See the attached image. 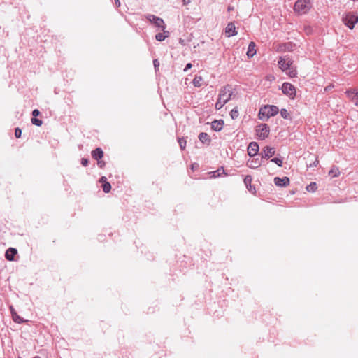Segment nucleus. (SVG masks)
<instances>
[{
  "label": "nucleus",
  "mask_w": 358,
  "mask_h": 358,
  "mask_svg": "<svg viewBox=\"0 0 358 358\" xmlns=\"http://www.w3.org/2000/svg\"><path fill=\"white\" fill-rule=\"evenodd\" d=\"M13 318L15 322L20 323V318L18 315H17L15 313H13Z\"/></svg>",
  "instance_id": "nucleus-34"
},
{
  "label": "nucleus",
  "mask_w": 358,
  "mask_h": 358,
  "mask_svg": "<svg viewBox=\"0 0 358 358\" xmlns=\"http://www.w3.org/2000/svg\"><path fill=\"white\" fill-rule=\"evenodd\" d=\"M203 78L201 76H195L193 80V85L195 87H200L201 85Z\"/></svg>",
  "instance_id": "nucleus-25"
},
{
  "label": "nucleus",
  "mask_w": 358,
  "mask_h": 358,
  "mask_svg": "<svg viewBox=\"0 0 358 358\" xmlns=\"http://www.w3.org/2000/svg\"><path fill=\"white\" fill-rule=\"evenodd\" d=\"M257 52V50H256V45L254 42H250L249 45H248V51H247V56L248 58H251Z\"/></svg>",
  "instance_id": "nucleus-16"
},
{
  "label": "nucleus",
  "mask_w": 358,
  "mask_h": 358,
  "mask_svg": "<svg viewBox=\"0 0 358 358\" xmlns=\"http://www.w3.org/2000/svg\"><path fill=\"white\" fill-rule=\"evenodd\" d=\"M224 103L222 102V101H220L219 99H217V101L215 103V108L217 110H220L224 106Z\"/></svg>",
  "instance_id": "nucleus-31"
},
{
  "label": "nucleus",
  "mask_w": 358,
  "mask_h": 358,
  "mask_svg": "<svg viewBox=\"0 0 358 358\" xmlns=\"http://www.w3.org/2000/svg\"><path fill=\"white\" fill-rule=\"evenodd\" d=\"M92 156L96 160L101 159L103 156V152L101 148H98L92 152Z\"/></svg>",
  "instance_id": "nucleus-17"
},
{
  "label": "nucleus",
  "mask_w": 358,
  "mask_h": 358,
  "mask_svg": "<svg viewBox=\"0 0 358 358\" xmlns=\"http://www.w3.org/2000/svg\"><path fill=\"white\" fill-rule=\"evenodd\" d=\"M88 162H88V159H86V158H83V159H81V164H82L83 166H87Z\"/></svg>",
  "instance_id": "nucleus-35"
},
{
  "label": "nucleus",
  "mask_w": 358,
  "mask_h": 358,
  "mask_svg": "<svg viewBox=\"0 0 358 358\" xmlns=\"http://www.w3.org/2000/svg\"><path fill=\"white\" fill-rule=\"evenodd\" d=\"M342 22L350 29H353L355 24L358 22V15L355 12H348L343 14Z\"/></svg>",
  "instance_id": "nucleus-3"
},
{
  "label": "nucleus",
  "mask_w": 358,
  "mask_h": 358,
  "mask_svg": "<svg viewBox=\"0 0 358 358\" xmlns=\"http://www.w3.org/2000/svg\"><path fill=\"white\" fill-rule=\"evenodd\" d=\"M237 31L235 24L233 22H229L225 28V35L227 37L236 36Z\"/></svg>",
  "instance_id": "nucleus-8"
},
{
  "label": "nucleus",
  "mask_w": 358,
  "mask_h": 358,
  "mask_svg": "<svg viewBox=\"0 0 358 358\" xmlns=\"http://www.w3.org/2000/svg\"><path fill=\"white\" fill-rule=\"evenodd\" d=\"M164 31V34L162 33H159L157 34H156L155 36V38L156 40H157L158 41H164L166 37L169 36V32L168 31H166L165 30L163 31Z\"/></svg>",
  "instance_id": "nucleus-22"
},
{
  "label": "nucleus",
  "mask_w": 358,
  "mask_h": 358,
  "mask_svg": "<svg viewBox=\"0 0 358 358\" xmlns=\"http://www.w3.org/2000/svg\"><path fill=\"white\" fill-rule=\"evenodd\" d=\"M234 10V8L231 7V6H229L228 7V10L230 11V10Z\"/></svg>",
  "instance_id": "nucleus-43"
},
{
  "label": "nucleus",
  "mask_w": 358,
  "mask_h": 358,
  "mask_svg": "<svg viewBox=\"0 0 358 358\" xmlns=\"http://www.w3.org/2000/svg\"><path fill=\"white\" fill-rule=\"evenodd\" d=\"M306 30L308 31V32H310V28L309 27V28L306 29Z\"/></svg>",
  "instance_id": "nucleus-46"
},
{
  "label": "nucleus",
  "mask_w": 358,
  "mask_h": 358,
  "mask_svg": "<svg viewBox=\"0 0 358 358\" xmlns=\"http://www.w3.org/2000/svg\"><path fill=\"white\" fill-rule=\"evenodd\" d=\"M115 4L117 7H119L120 6V0H115Z\"/></svg>",
  "instance_id": "nucleus-42"
},
{
  "label": "nucleus",
  "mask_w": 358,
  "mask_h": 358,
  "mask_svg": "<svg viewBox=\"0 0 358 358\" xmlns=\"http://www.w3.org/2000/svg\"><path fill=\"white\" fill-rule=\"evenodd\" d=\"M279 109L277 106L273 105H267L260 108L258 117L260 120H267L271 117L277 115Z\"/></svg>",
  "instance_id": "nucleus-1"
},
{
  "label": "nucleus",
  "mask_w": 358,
  "mask_h": 358,
  "mask_svg": "<svg viewBox=\"0 0 358 358\" xmlns=\"http://www.w3.org/2000/svg\"><path fill=\"white\" fill-rule=\"evenodd\" d=\"M259 145L256 142H252L248 147V153L250 156H255L257 154Z\"/></svg>",
  "instance_id": "nucleus-13"
},
{
  "label": "nucleus",
  "mask_w": 358,
  "mask_h": 358,
  "mask_svg": "<svg viewBox=\"0 0 358 358\" xmlns=\"http://www.w3.org/2000/svg\"><path fill=\"white\" fill-rule=\"evenodd\" d=\"M279 68L282 71H286L288 70V69L290 68L291 66H292L293 61L289 58H285L280 57L278 61Z\"/></svg>",
  "instance_id": "nucleus-7"
},
{
  "label": "nucleus",
  "mask_w": 358,
  "mask_h": 358,
  "mask_svg": "<svg viewBox=\"0 0 358 358\" xmlns=\"http://www.w3.org/2000/svg\"><path fill=\"white\" fill-rule=\"evenodd\" d=\"M183 5H187L191 2V0H182Z\"/></svg>",
  "instance_id": "nucleus-41"
},
{
  "label": "nucleus",
  "mask_w": 358,
  "mask_h": 358,
  "mask_svg": "<svg viewBox=\"0 0 358 358\" xmlns=\"http://www.w3.org/2000/svg\"><path fill=\"white\" fill-rule=\"evenodd\" d=\"M319 163V161L317 159L315 160V162H314V165L315 166H317Z\"/></svg>",
  "instance_id": "nucleus-45"
},
{
  "label": "nucleus",
  "mask_w": 358,
  "mask_h": 358,
  "mask_svg": "<svg viewBox=\"0 0 358 358\" xmlns=\"http://www.w3.org/2000/svg\"><path fill=\"white\" fill-rule=\"evenodd\" d=\"M268 79H269V80H273V79H274V77H273V76H268Z\"/></svg>",
  "instance_id": "nucleus-44"
},
{
  "label": "nucleus",
  "mask_w": 358,
  "mask_h": 358,
  "mask_svg": "<svg viewBox=\"0 0 358 358\" xmlns=\"http://www.w3.org/2000/svg\"><path fill=\"white\" fill-rule=\"evenodd\" d=\"M231 95V87L229 85L224 86L220 90L218 99L224 103H227L230 100Z\"/></svg>",
  "instance_id": "nucleus-5"
},
{
  "label": "nucleus",
  "mask_w": 358,
  "mask_h": 358,
  "mask_svg": "<svg viewBox=\"0 0 358 358\" xmlns=\"http://www.w3.org/2000/svg\"><path fill=\"white\" fill-rule=\"evenodd\" d=\"M287 74L289 78H293L296 77L297 71L295 67H293L292 66H291L290 68L288 69Z\"/></svg>",
  "instance_id": "nucleus-21"
},
{
  "label": "nucleus",
  "mask_w": 358,
  "mask_h": 358,
  "mask_svg": "<svg viewBox=\"0 0 358 358\" xmlns=\"http://www.w3.org/2000/svg\"><path fill=\"white\" fill-rule=\"evenodd\" d=\"M275 154V150L273 148L266 146L262 149V155L263 158L268 159Z\"/></svg>",
  "instance_id": "nucleus-14"
},
{
  "label": "nucleus",
  "mask_w": 358,
  "mask_h": 358,
  "mask_svg": "<svg viewBox=\"0 0 358 358\" xmlns=\"http://www.w3.org/2000/svg\"><path fill=\"white\" fill-rule=\"evenodd\" d=\"M34 358H41V357H38V356H36V357H34Z\"/></svg>",
  "instance_id": "nucleus-47"
},
{
  "label": "nucleus",
  "mask_w": 358,
  "mask_h": 358,
  "mask_svg": "<svg viewBox=\"0 0 358 358\" xmlns=\"http://www.w3.org/2000/svg\"><path fill=\"white\" fill-rule=\"evenodd\" d=\"M283 94L288 96L290 99H294L296 96V88L290 83H283L281 87Z\"/></svg>",
  "instance_id": "nucleus-4"
},
{
  "label": "nucleus",
  "mask_w": 358,
  "mask_h": 358,
  "mask_svg": "<svg viewBox=\"0 0 358 358\" xmlns=\"http://www.w3.org/2000/svg\"><path fill=\"white\" fill-rule=\"evenodd\" d=\"M271 161L274 163H275L278 166H282V160L279 158H273L271 159Z\"/></svg>",
  "instance_id": "nucleus-32"
},
{
  "label": "nucleus",
  "mask_w": 358,
  "mask_h": 358,
  "mask_svg": "<svg viewBox=\"0 0 358 358\" xmlns=\"http://www.w3.org/2000/svg\"><path fill=\"white\" fill-rule=\"evenodd\" d=\"M178 143L180 145V147L182 150H184L186 146V140L184 138H178Z\"/></svg>",
  "instance_id": "nucleus-29"
},
{
  "label": "nucleus",
  "mask_w": 358,
  "mask_h": 358,
  "mask_svg": "<svg viewBox=\"0 0 358 358\" xmlns=\"http://www.w3.org/2000/svg\"><path fill=\"white\" fill-rule=\"evenodd\" d=\"M346 94L350 101L353 102L355 106H358V90H353L347 91Z\"/></svg>",
  "instance_id": "nucleus-10"
},
{
  "label": "nucleus",
  "mask_w": 358,
  "mask_h": 358,
  "mask_svg": "<svg viewBox=\"0 0 358 358\" xmlns=\"http://www.w3.org/2000/svg\"><path fill=\"white\" fill-rule=\"evenodd\" d=\"M102 189L105 193H108L111 189V185L108 182H105L102 185Z\"/></svg>",
  "instance_id": "nucleus-27"
},
{
  "label": "nucleus",
  "mask_w": 358,
  "mask_h": 358,
  "mask_svg": "<svg viewBox=\"0 0 358 358\" xmlns=\"http://www.w3.org/2000/svg\"><path fill=\"white\" fill-rule=\"evenodd\" d=\"M230 115L233 120L236 119L239 115L238 108H234V109H232L230 112Z\"/></svg>",
  "instance_id": "nucleus-26"
},
{
  "label": "nucleus",
  "mask_w": 358,
  "mask_h": 358,
  "mask_svg": "<svg viewBox=\"0 0 358 358\" xmlns=\"http://www.w3.org/2000/svg\"><path fill=\"white\" fill-rule=\"evenodd\" d=\"M192 66V64L191 63H188L185 68L184 69V71H187L188 69H191Z\"/></svg>",
  "instance_id": "nucleus-40"
},
{
  "label": "nucleus",
  "mask_w": 358,
  "mask_h": 358,
  "mask_svg": "<svg viewBox=\"0 0 358 358\" xmlns=\"http://www.w3.org/2000/svg\"><path fill=\"white\" fill-rule=\"evenodd\" d=\"M22 134V130L20 128H16L15 131V136L16 138H20Z\"/></svg>",
  "instance_id": "nucleus-33"
},
{
  "label": "nucleus",
  "mask_w": 358,
  "mask_h": 358,
  "mask_svg": "<svg viewBox=\"0 0 358 358\" xmlns=\"http://www.w3.org/2000/svg\"><path fill=\"white\" fill-rule=\"evenodd\" d=\"M306 189L308 192H315L317 189L316 182H311L310 185L306 186Z\"/></svg>",
  "instance_id": "nucleus-24"
},
{
  "label": "nucleus",
  "mask_w": 358,
  "mask_h": 358,
  "mask_svg": "<svg viewBox=\"0 0 358 358\" xmlns=\"http://www.w3.org/2000/svg\"><path fill=\"white\" fill-rule=\"evenodd\" d=\"M40 115V111L38 109H35L32 111V115L34 117H37Z\"/></svg>",
  "instance_id": "nucleus-36"
},
{
  "label": "nucleus",
  "mask_w": 358,
  "mask_h": 358,
  "mask_svg": "<svg viewBox=\"0 0 358 358\" xmlns=\"http://www.w3.org/2000/svg\"><path fill=\"white\" fill-rule=\"evenodd\" d=\"M223 124V120H215L212 122V129L216 131H219L222 129Z\"/></svg>",
  "instance_id": "nucleus-19"
},
{
  "label": "nucleus",
  "mask_w": 358,
  "mask_h": 358,
  "mask_svg": "<svg viewBox=\"0 0 358 358\" xmlns=\"http://www.w3.org/2000/svg\"><path fill=\"white\" fill-rule=\"evenodd\" d=\"M280 115H281L282 117L284 119H290V115H289V112L285 108L281 109Z\"/></svg>",
  "instance_id": "nucleus-28"
},
{
  "label": "nucleus",
  "mask_w": 358,
  "mask_h": 358,
  "mask_svg": "<svg viewBox=\"0 0 358 358\" xmlns=\"http://www.w3.org/2000/svg\"><path fill=\"white\" fill-rule=\"evenodd\" d=\"M150 21L153 22L155 26L162 28V31L165 29V24L164 20L158 17L155 15H151L149 18Z\"/></svg>",
  "instance_id": "nucleus-11"
},
{
  "label": "nucleus",
  "mask_w": 358,
  "mask_h": 358,
  "mask_svg": "<svg viewBox=\"0 0 358 358\" xmlns=\"http://www.w3.org/2000/svg\"><path fill=\"white\" fill-rule=\"evenodd\" d=\"M97 165L100 167V168H103L104 166H105V162L102 160H97Z\"/></svg>",
  "instance_id": "nucleus-37"
},
{
  "label": "nucleus",
  "mask_w": 358,
  "mask_h": 358,
  "mask_svg": "<svg viewBox=\"0 0 358 358\" xmlns=\"http://www.w3.org/2000/svg\"><path fill=\"white\" fill-rule=\"evenodd\" d=\"M256 133L259 138L265 139L269 135L270 128L266 124H261L257 127Z\"/></svg>",
  "instance_id": "nucleus-6"
},
{
  "label": "nucleus",
  "mask_w": 358,
  "mask_h": 358,
  "mask_svg": "<svg viewBox=\"0 0 358 358\" xmlns=\"http://www.w3.org/2000/svg\"><path fill=\"white\" fill-rule=\"evenodd\" d=\"M153 64H154V66L156 69L159 66V62L158 61V59H155L153 61Z\"/></svg>",
  "instance_id": "nucleus-38"
},
{
  "label": "nucleus",
  "mask_w": 358,
  "mask_h": 358,
  "mask_svg": "<svg viewBox=\"0 0 358 358\" xmlns=\"http://www.w3.org/2000/svg\"><path fill=\"white\" fill-rule=\"evenodd\" d=\"M329 175L332 177H338L340 175L339 169L336 166H333L329 172Z\"/></svg>",
  "instance_id": "nucleus-20"
},
{
  "label": "nucleus",
  "mask_w": 358,
  "mask_h": 358,
  "mask_svg": "<svg viewBox=\"0 0 358 358\" xmlns=\"http://www.w3.org/2000/svg\"><path fill=\"white\" fill-rule=\"evenodd\" d=\"M244 183L250 193L253 194L256 193L255 187L252 185V177L248 175L245 177Z\"/></svg>",
  "instance_id": "nucleus-12"
},
{
  "label": "nucleus",
  "mask_w": 358,
  "mask_h": 358,
  "mask_svg": "<svg viewBox=\"0 0 358 358\" xmlns=\"http://www.w3.org/2000/svg\"><path fill=\"white\" fill-rule=\"evenodd\" d=\"M310 8V0H297L294 6V11L298 15L306 14Z\"/></svg>",
  "instance_id": "nucleus-2"
},
{
  "label": "nucleus",
  "mask_w": 358,
  "mask_h": 358,
  "mask_svg": "<svg viewBox=\"0 0 358 358\" xmlns=\"http://www.w3.org/2000/svg\"><path fill=\"white\" fill-rule=\"evenodd\" d=\"M31 123L34 125H36V126H41L42 124H43V122L42 120H39V119H37L36 117H34L31 119Z\"/></svg>",
  "instance_id": "nucleus-30"
},
{
  "label": "nucleus",
  "mask_w": 358,
  "mask_h": 358,
  "mask_svg": "<svg viewBox=\"0 0 358 358\" xmlns=\"http://www.w3.org/2000/svg\"><path fill=\"white\" fill-rule=\"evenodd\" d=\"M17 253V250L15 248H10L5 253L6 258L9 261L14 260L15 255Z\"/></svg>",
  "instance_id": "nucleus-15"
},
{
  "label": "nucleus",
  "mask_w": 358,
  "mask_h": 358,
  "mask_svg": "<svg viewBox=\"0 0 358 358\" xmlns=\"http://www.w3.org/2000/svg\"><path fill=\"white\" fill-rule=\"evenodd\" d=\"M199 140L202 142V143H206V142H210V138H209V136L206 134V133H204V132H201L199 135Z\"/></svg>",
  "instance_id": "nucleus-23"
},
{
  "label": "nucleus",
  "mask_w": 358,
  "mask_h": 358,
  "mask_svg": "<svg viewBox=\"0 0 358 358\" xmlns=\"http://www.w3.org/2000/svg\"><path fill=\"white\" fill-rule=\"evenodd\" d=\"M208 174L210 176V178L220 177L222 175H227L223 169H219L217 171L208 172Z\"/></svg>",
  "instance_id": "nucleus-18"
},
{
  "label": "nucleus",
  "mask_w": 358,
  "mask_h": 358,
  "mask_svg": "<svg viewBox=\"0 0 358 358\" xmlns=\"http://www.w3.org/2000/svg\"><path fill=\"white\" fill-rule=\"evenodd\" d=\"M274 183L278 187H286L289 185V178L287 176L283 178L275 177L274 178Z\"/></svg>",
  "instance_id": "nucleus-9"
},
{
  "label": "nucleus",
  "mask_w": 358,
  "mask_h": 358,
  "mask_svg": "<svg viewBox=\"0 0 358 358\" xmlns=\"http://www.w3.org/2000/svg\"><path fill=\"white\" fill-rule=\"evenodd\" d=\"M99 182H101L103 185L105 182H107V178L105 176H102L99 180Z\"/></svg>",
  "instance_id": "nucleus-39"
}]
</instances>
